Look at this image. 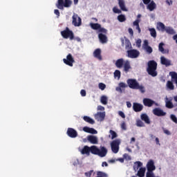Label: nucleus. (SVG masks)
Instances as JSON below:
<instances>
[{
  "label": "nucleus",
  "instance_id": "052dcab7",
  "mask_svg": "<svg viewBox=\"0 0 177 177\" xmlns=\"http://www.w3.org/2000/svg\"><path fill=\"white\" fill-rule=\"evenodd\" d=\"M80 94H81V95L82 96H86V91H85V90H81V91H80Z\"/></svg>",
  "mask_w": 177,
  "mask_h": 177
},
{
  "label": "nucleus",
  "instance_id": "6e6552de",
  "mask_svg": "<svg viewBox=\"0 0 177 177\" xmlns=\"http://www.w3.org/2000/svg\"><path fill=\"white\" fill-rule=\"evenodd\" d=\"M73 21L72 24L75 27H80L81 24H82V19H81V17L78 16L77 14H74L72 17Z\"/></svg>",
  "mask_w": 177,
  "mask_h": 177
},
{
  "label": "nucleus",
  "instance_id": "dca6fc26",
  "mask_svg": "<svg viewBox=\"0 0 177 177\" xmlns=\"http://www.w3.org/2000/svg\"><path fill=\"white\" fill-rule=\"evenodd\" d=\"M147 171L149 172H153L155 171L156 166L154 165V161L153 160H150L147 165Z\"/></svg>",
  "mask_w": 177,
  "mask_h": 177
},
{
  "label": "nucleus",
  "instance_id": "c756f323",
  "mask_svg": "<svg viewBox=\"0 0 177 177\" xmlns=\"http://www.w3.org/2000/svg\"><path fill=\"white\" fill-rule=\"evenodd\" d=\"M156 7L157 6L156 5V3L153 1H152L149 4H148L147 9H149L150 12H153V10L156 9Z\"/></svg>",
  "mask_w": 177,
  "mask_h": 177
},
{
  "label": "nucleus",
  "instance_id": "a19ab883",
  "mask_svg": "<svg viewBox=\"0 0 177 177\" xmlns=\"http://www.w3.org/2000/svg\"><path fill=\"white\" fill-rule=\"evenodd\" d=\"M136 125L137 127H145V123L140 120H138L136 121Z\"/></svg>",
  "mask_w": 177,
  "mask_h": 177
},
{
  "label": "nucleus",
  "instance_id": "2eb2a0df",
  "mask_svg": "<svg viewBox=\"0 0 177 177\" xmlns=\"http://www.w3.org/2000/svg\"><path fill=\"white\" fill-rule=\"evenodd\" d=\"M160 63L163 66H165L166 67H169V66H172V64L171 63V60L165 58V57L162 56L160 57Z\"/></svg>",
  "mask_w": 177,
  "mask_h": 177
},
{
  "label": "nucleus",
  "instance_id": "ea45409f",
  "mask_svg": "<svg viewBox=\"0 0 177 177\" xmlns=\"http://www.w3.org/2000/svg\"><path fill=\"white\" fill-rule=\"evenodd\" d=\"M144 49L146 50L147 53H149V55L153 53V48L150 46L144 47Z\"/></svg>",
  "mask_w": 177,
  "mask_h": 177
},
{
  "label": "nucleus",
  "instance_id": "393cba45",
  "mask_svg": "<svg viewBox=\"0 0 177 177\" xmlns=\"http://www.w3.org/2000/svg\"><path fill=\"white\" fill-rule=\"evenodd\" d=\"M99 148H97V147L95 145L90 147V153H91L92 154H95V156H97Z\"/></svg>",
  "mask_w": 177,
  "mask_h": 177
},
{
  "label": "nucleus",
  "instance_id": "7c9ffc66",
  "mask_svg": "<svg viewBox=\"0 0 177 177\" xmlns=\"http://www.w3.org/2000/svg\"><path fill=\"white\" fill-rule=\"evenodd\" d=\"M146 172V168L145 167H140V169L138 171V176L139 177H144L145 173Z\"/></svg>",
  "mask_w": 177,
  "mask_h": 177
},
{
  "label": "nucleus",
  "instance_id": "864d4df0",
  "mask_svg": "<svg viewBox=\"0 0 177 177\" xmlns=\"http://www.w3.org/2000/svg\"><path fill=\"white\" fill-rule=\"evenodd\" d=\"M118 115H120V117H122V118H125V113H124L122 111H119Z\"/></svg>",
  "mask_w": 177,
  "mask_h": 177
},
{
  "label": "nucleus",
  "instance_id": "0eeeda50",
  "mask_svg": "<svg viewBox=\"0 0 177 177\" xmlns=\"http://www.w3.org/2000/svg\"><path fill=\"white\" fill-rule=\"evenodd\" d=\"M63 62L66 66H69V67H73L74 63H75V60H74V57L71 54H68L66 56V59H63Z\"/></svg>",
  "mask_w": 177,
  "mask_h": 177
},
{
  "label": "nucleus",
  "instance_id": "5701e85b",
  "mask_svg": "<svg viewBox=\"0 0 177 177\" xmlns=\"http://www.w3.org/2000/svg\"><path fill=\"white\" fill-rule=\"evenodd\" d=\"M140 118L142 121H144L145 124H150V118H149V116L146 113H142L140 115Z\"/></svg>",
  "mask_w": 177,
  "mask_h": 177
},
{
  "label": "nucleus",
  "instance_id": "f257e3e1",
  "mask_svg": "<svg viewBox=\"0 0 177 177\" xmlns=\"http://www.w3.org/2000/svg\"><path fill=\"white\" fill-rule=\"evenodd\" d=\"M115 65L117 68H122V67H124V71H125V73H128V71L131 68L129 60L125 61L123 58L118 59L115 62Z\"/></svg>",
  "mask_w": 177,
  "mask_h": 177
},
{
  "label": "nucleus",
  "instance_id": "e2e57ef3",
  "mask_svg": "<svg viewBox=\"0 0 177 177\" xmlns=\"http://www.w3.org/2000/svg\"><path fill=\"white\" fill-rule=\"evenodd\" d=\"M129 33L130 34V35H131V37H133V30L132 29V28H129Z\"/></svg>",
  "mask_w": 177,
  "mask_h": 177
},
{
  "label": "nucleus",
  "instance_id": "4be33fe9",
  "mask_svg": "<svg viewBox=\"0 0 177 177\" xmlns=\"http://www.w3.org/2000/svg\"><path fill=\"white\" fill-rule=\"evenodd\" d=\"M98 38L102 44H106V42H107V36L103 33H100L98 35Z\"/></svg>",
  "mask_w": 177,
  "mask_h": 177
},
{
  "label": "nucleus",
  "instance_id": "2f4dec72",
  "mask_svg": "<svg viewBox=\"0 0 177 177\" xmlns=\"http://www.w3.org/2000/svg\"><path fill=\"white\" fill-rule=\"evenodd\" d=\"M83 120L86 122H88V124H91V125H93V124H95V120H93V119L91 118L88 116H84Z\"/></svg>",
  "mask_w": 177,
  "mask_h": 177
},
{
  "label": "nucleus",
  "instance_id": "473e14b6",
  "mask_svg": "<svg viewBox=\"0 0 177 177\" xmlns=\"http://www.w3.org/2000/svg\"><path fill=\"white\" fill-rule=\"evenodd\" d=\"M149 31L150 32L151 37H153V38H157V31H156L154 28H149Z\"/></svg>",
  "mask_w": 177,
  "mask_h": 177
},
{
  "label": "nucleus",
  "instance_id": "a211bd4d",
  "mask_svg": "<svg viewBox=\"0 0 177 177\" xmlns=\"http://www.w3.org/2000/svg\"><path fill=\"white\" fill-rule=\"evenodd\" d=\"M87 140H88V142H90V143L92 145H97V137L95 136H88L87 137Z\"/></svg>",
  "mask_w": 177,
  "mask_h": 177
},
{
  "label": "nucleus",
  "instance_id": "603ef678",
  "mask_svg": "<svg viewBox=\"0 0 177 177\" xmlns=\"http://www.w3.org/2000/svg\"><path fill=\"white\" fill-rule=\"evenodd\" d=\"M113 12L114 13H121V12H121V10L118 9L117 7H114V8H113Z\"/></svg>",
  "mask_w": 177,
  "mask_h": 177
},
{
  "label": "nucleus",
  "instance_id": "6ab92c4d",
  "mask_svg": "<svg viewBox=\"0 0 177 177\" xmlns=\"http://www.w3.org/2000/svg\"><path fill=\"white\" fill-rule=\"evenodd\" d=\"M156 28L158 31H162V32H164L165 31V28H167V26H165L162 22H158Z\"/></svg>",
  "mask_w": 177,
  "mask_h": 177
},
{
  "label": "nucleus",
  "instance_id": "a18cd8bd",
  "mask_svg": "<svg viewBox=\"0 0 177 177\" xmlns=\"http://www.w3.org/2000/svg\"><path fill=\"white\" fill-rule=\"evenodd\" d=\"M134 165L137 167V169H139V168L143 165V163H142L140 161H137L134 163Z\"/></svg>",
  "mask_w": 177,
  "mask_h": 177
},
{
  "label": "nucleus",
  "instance_id": "13d9d810",
  "mask_svg": "<svg viewBox=\"0 0 177 177\" xmlns=\"http://www.w3.org/2000/svg\"><path fill=\"white\" fill-rule=\"evenodd\" d=\"M140 20L139 19H136L133 23V26H136V27H138L139 26V23H140Z\"/></svg>",
  "mask_w": 177,
  "mask_h": 177
},
{
  "label": "nucleus",
  "instance_id": "338daca9",
  "mask_svg": "<svg viewBox=\"0 0 177 177\" xmlns=\"http://www.w3.org/2000/svg\"><path fill=\"white\" fill-rule=\"evenodd\" d=\"M147 46H149V41H147V40H145L144 41V48H147Z\"/></svg>",
  "mask_w": 177,
  "mask_h": 177
},
{
  "label": "nucleus",
  "instance_id": "79ce46f5",
  "mask_svg": "<svg viewBox=\"0 0 177 177\" xmlns=\"http://www.w3.org/2000/svg\"><path fill=\"white\" fill-rule=\"evenodd\" d=\"M109 133L111 135V139H115L118 136L117 133L113 130H110Z\"/></svg>",
  "mask_w": 177,
  "mask_h": 177
},
{
  "label": "nucleus",
  "instance_id": "cd10ccee",
  "mask_svg": "<svg viewBox=\"0 0 177 177\" xmlns=\"http://www.w3.org/2000/svg\"><path fill=\"white\" fill-rule=\"evenodd\" d=\"M124 39L125 49H132V44H131V41L127 37H124Z\"/></svg>",
  "mask_w": 177,
  "mask_h": 177
},
{
  "label": "nucleus",
  "instance_id": "b1692460",
  "mask_svg": "<svg viewBox=\"0 0 177 177\" xmlns=\"http://www.w3.org/2000/svg\"><path fill=\"white\" fill-rule=\"evenodd\" d=\"M104 117H106V113L105 112H97L95 115V118L96 120L97 119H100L102 120H104Z\"/></svg>",
  "mask_w": 177,
  "mask_h": 177
},
{
  "label": "nucleus",
  "instance_id": "3c124183",
  "mask_svg": "<svg viewBox=\"0 0 177 177\" xmlns=\"http://www.w3.org/2000/svg\"><path fill=\"white\" fill-rule=\"evenodd\" d=\"M146 177H154V174H153V171H147Z\"/></svg>",
  "mask_w": 177,
  "mask_h": 177
},
{
  "label": "nucleus",
  "instance_id": "f3484780",
  "mask_svg": "<svg viewBox=\"0 0 177 177\" xmlns=\"http://www.w3.org/2000/svg\"><path fill=\"white\" fill-rule=\"evenodd\" d=\"M93 56L95 59L102 61L103 58L102 57V50L100 48H97L93 52Z\"/></svg>",
  "mask_w": 177,
  "mask_h": 177
},
{
  "label": "nucleus",
  "instance_id": "a878e982",
  "mask_svg": "<svg viewBox=\"0 0 177 177\" xmlns=\"http://www.w3.org/2000/svg\"><path fill=\"white\" fill-rule=\"evenodd\" d=\"M82 154H86L87 156H89L91 153V147L84 146L81 151Z\"/></svg>",
  "mask_w": 177,
  "mask_h": 177
},
{
  "label": "nucleus",
  "instance_id": "774afa93",
  "mask_svg": "<svg viewBox=\"0 0 177 177\" xmlns=\"http://www.w3.org/2000/svg\"><path fill=\"white\" fill-rule=\"evenodd\" d=\"M98 110H100V111H103L104 110V107L102 106H98L97 107Z\"/></svg>",
  "mask_w": 177,
  "mask_h": 177
},
{
  "label": "nucleus",
  "instance_id": "37998d69",
  "mask_svg": "<svg viewBox=\"0 0 177 177\" xmlns=\"http://www.w3.org/2000/svg\"><path fill=\"white\" fill-rule=\"evenodd\" d=\"M98 32H102V34H107V30L106 28H102V26H100V28L98 29Z\"/></svg>",
  "mask_w": 177,
  "mask_h": 177
},
{
  "label": "nucleus",
  "instance_id": "c9c22d12",
  "mask_svg": "<svg viewBox=\"0 0 177 177\" xmlns=\"http://www.w3.org/2000/svg\"><path fill=\"white\" fill-rule=\"evenodd\" d=\"M118 20L120 23H124V21H125V20H127V18L125 17V15H120L119 16H118Z\"/></svg>",
  "mask_w": 177,
  "mask_h": 177
},
{
  "label": "nucleus",
  "instance_id": "49530a36",
  "mask_svg": "<svg viewBox=\"0 0 177 177\" xmlns=\"http://www.w3.org/2000/svg\"><path fill=\"white\" fill-rule=\"evenodd\" d=\"M170 118L173 122H175V124H177V118L175 115L172 114L170 115Z\"/></svg>",
  "mask_w": 177,
  "mask_h": 177
},
{
  "label": "nucleus",
  "instance_id": "de8ad7c7",
  "mask_svg": "<svg viewBox=\"0 0 177 177\" xmlns=\"http://www.w3.org/2000/svg\"><path fill=\"white\" fill-rule=\"evenodd\" d=\"M88 133H92V135H96V133H97V131H96L95 129L93 128H90V130L88 131Z\"/></svg>",
  "mask_w": 177,
  "mask_h": 177
},
{
  "label": "nucleus",
  "instance_id": "4c0bfd02",
  "mask_svg": "<svg viewBox=\"0 0 177 177\" xmlns=\"http://www.w3.org/2000/svg\"><path fill=\"white\" fill-rule=\"evenodd\" d=\"M113 74L115 78H121V71H120L119 70L115 71Z\"/></svg>",
  "mask_w": 177,
  "mask_h": 177
},
{
  "label": "nucleus",
  "instance_id": "1a4fd4ad",
  "mask_svg": "<svg viewBox=\"0 0 177 177\" xmlns=\"http://www.w3.org/2000/svg\"><path fill=\"white\" fill-rule=\"evenodd\" d=\"M142 102L144 106L146 107H151L153 104H155L156 106H158V103L156 102L154 100L150 98H144Z\"/></svg>",
  "mask_w": 177,
  "mask_h": 177
},
{
  "label": "nucleus",
  "instance_id": "e433bc0d",
  "mask_svg": "<svg viewBox=\"0 0 177 177\" xmlns=\"http://www.w3.org/2000/svg\"><path fill=\"white\" fill-rule=\"evenodd\" d=\"M107 100L108 99L106 95H102L101 97L100 102L102 104H104V105L107 104Z\"/></svg>",
  "mask_w": 177,
  "mask_h": 177
},
{
  "label": "nucleus",
  "instance_id": "20e7f679",
  "mask_svg": "<svg viewBox=\"0 0 177 177\" xmlns=\"http://www.w3.org/2000/svg\"><path fill=\"white\" fill-rule=\"evenodd\" d=\"M72 3L71 0H58L56 6L58 9L63 10L64 8H70Z\"/></svg>",
  "mask_w": 177,
  "mask_h": 177
},
{
  "label": "nucleus",
  "instance_id": "423d86ee",
  "mask_svg": "<svg viewBox=\"0 0 177 177\" xmlns=\"http://www.w3.org/2000/svg\"><path fill=\"white\" fill-rule=\"evenodd\" d=\"M121 143V141L120 140H115L111 142V147L113 153L115 154H117L118 151H120V145Z\"/></svg>",
  "mask_w": 177,
  "mask_h": 177
},
{
  "label": "nucleus",
  "instance_id": "bb28decb",
  "mask_svg": "<svg viewBox=\"0 0 177 177\" xmlns=\"http://www.w3.org/2000/svg\"><path fill=\"white\" fill-rule=\"evenodd\" d=\"M169 75L171 77L172 82H175L177 87V73L176 72H170Z\"/></svg>",
  "mask_w": 177,
  "mask_h": 177
},
{
  "label": "nucleus",
  "instance_id": "8fccbe9b",
  "mask_svg": "<svg viewBox=\"0 0 177 177\" xmlns=\"http://www.w3.org/2000/svg\"><path fill=\"white\" fill-rule=\"evenodd\" d=\"M138 48H140V46H142V39H138L136 42Z\"/></svg>",
  "mask_w": 177,
  "mask_h": 177
},
{
  "label": "nucleus",
  "instance_id": "9b49d317",
  "mask_svg": "<svg viewBox=\"0 0 177 177\" xmlns=\"http://www.w3.org/2000/svg\"><path fill=\"white\" fill-rule=\"evenodd\" d=\"M153 114L157 117H165V115H167V112H164V111L160 108H155L153 110Z\"/></svg>",
  "mask_w": 177,
  "mask_h": 177
},
{
  "label": "nucleus",
  "instance_id": "4d7b16f0",
  "mask_svg": "<svg viewBox=\"0 0 177 177\" xmlns=\"http://www.w3.org/2000/svg\"><path fill=\"white\" fill-rule=\"evenodd\" d=\"M90 129H91V127H84L83 128V131H84V132H86L87 133H89Z\"/></svg>",
  "mask_w": 177,
  "mask_h": 177
},
{
  "label": "nucleus",
  "instance_id": "9d476101",
  "mask_svg": "<svg viewBox=\"0 0 177 177\" xmlns=\"http://www.w3.org/2000/svg\"><path fill=\"white\" fill-rule=\"evenodd\" d=\"M139 55H140V53L138 50L133 49L127 50V56L130 59H136V57H139Z\"/></svg>",
  "mask_w": 177,
  "mask_h": 177
},
{
  "label": "nucleus",
  "instance_id": "f8f14e48",
  "mask_svg": "<svg viewBox=\"0 0 177 177\" xmlns=\"http://www.w3.org/2000/svg\"><path fill=\"white\" fill-rule=\"evenodd\" d=\"M66 133L69 138H75L78 136V132L75 131V129L73 128H68Z\"/></svg>",
  "mask_w": 177,
  "mask_h": 177
},
{
  "label": "nucleus",
  "instance_id": "39448f33",
  "mask_svg": "<svg viewBox=\"0 0 177 177\" xmlns=\"http://www.w3.org/2000/svg\"><path fill=\"white\" fill-rule=\"evenodd\" d=\"M61 35L65 39H68V38L71 41H73V39H74V32H73V30H70L68 27H66L65 30L61 31Z\"/></svg>",
  "mask_w": 177,
  "mask_h": 177
},
{
  "label": "nucleus",
  "instance_id": "f03ea898",
  "mask_svg": "<svg viewBox=\"0 0 177 177\" xmlns=\"http://www.w3.org/2000/svg\"><path fill=\"white\" fill-rule=\"evenodd\" d=\"M147 71L149 75L157 77V62L154 60H150L147 63Z\"/></svg>",
  "mask_w": 177,
  "mask_h": 177
},
{
  "label": "nucleus",
  "instance_id": "6e6d98bb",
  "mask_svg": "<svg viewBox=\"0 0 177 177\" xmlns=\"http://www.w3.org/2000/svg\"><path fill=\"white\" fill-rule=\"evenodd\" d=\"M54 13H55V15H56L57 19H59V17H60V12L59 11V10H55Z\"/></svg>",
  "mask_w": 177,
  "mask_h": 177
},
{
  "label": "nucleus",
  "instance_id": "0e129e2a",
  "mask_svg": "<svg viewBox=\"0 0 177 177\" xmlns=\"http://www.w3.org/2000/svg\"><path fill=\"white\" fill-rule=\"evenodd\" d=\"M143 3L145 5H149L150 2H151V0H142Z\"/></svg>",
  "mask_w": 177,
  "mask_h": 177
},
{
  "label": "nucleus",
  "instance_id": "ddd939ff",
  "mask_svg": "<svg viewBox=\"0 0 177 177\" xmlns=\"http://www.w3.org/2000/svg\"><path fill=\"white\" fill-rule=\"evenodd\" d=\"M107 153L108 150L107 148H106L105 147L100 146V148H98L97 156H99V157H106V156H107Z\"/></svg>",
  "mask_w": 177,
  "mask_h": 177
},
{
  "label": "nucleus",
  "instance_id": "412c9836",
  "mask_svg": "<svg viewBox=\"0 0 177 177\" xmlns=\"http://www.w3.org/2000/svg\"><path fill=\"white\" fill-rule=\"evenodd\" d=\"M165 31V32H167V34H169V35H174L176 34V32L175 31V30L170 26H166Z\"/></svg>",
  "mask_w": 177,
  "mask_h": 177
},
{
  "label": "nucleus",
  "instance_id": "58836bf2",
  "mask_svg": "<svg viewBox=\"0 0 177 177\" xmlns=\"http://www.w3.org/2000/svg\"><path fill=\"white\" fill-rule=\"evenodd\" d=\"M166 107L167 109H174V104L171 101L166 102Z\"/></svg>",
  "mask_w": 177,
  "mask_h": 177
},
{
  "label": "nucleus",
  "instance_id": "4468645a",
  "mask_svg": "<svg viewBox=\"0 0 177 177\" xmlns=\"http://www.w3.org/2000/svg\"><path fill=\"white\" fill-rule=\"evenodd\" d=\"M133 110L136 113H139L143 110V105L142 104H139L138 102L133 103Z\"/></svg>",
  "mask_w": 177,
  "mask_h": 177
},
{
  "label": "nucleus",
  "instance_id": "72a5a7b5",
  "mask_svg": "<svg viewBox=\"0 0 177 177\" xmlns=\"http://www.w3.org/2000/svg\"><path fill=\"white\" fill-rule=\"evenodd\" d=\"M167 87L170 91H174V89H175V86H174V83L171 81H169V80L167 81Z\"/></svg>",
  "mask_w": 177,
  "mask_h": 177
},
{
  "label": "nucleus",
  "instance_id": "7ed1b4c3",
  "mask_svg": "<svg viewBox=\"0 0 177 177\" xmlns=\"http://www.w3.org/2000/svg\"><path fill=\"white\" fill-rule=\"evenodd\" d=\"M127 83L131 89H139L142 93H145V87L143 86H140L136 80L128 79Z\"/></svg>",
  "mask_w": 177,
  "mask_h": 177
},
{
  "label": "nucleus",
  "instance_id": "c03bdc74",
  "mask_svg": "<svg viewBox=\"0 0 177 177\" xmlns=\"http://www.w3.org/2000/svg\"><path fill=\"white\" fill-rule=\"evenodd\" d=\"M98 87L101 91H104V89H106V84H104V83H99Z\"/></svg>",
  "mask_w": 177,
  "mask_h": 177
},
{
  "label": "nucleus",
  "instance_id": "bf43d9fd",
  "mask_svg": "<svg viewBox=\"0 0 177 177\" xmlns=\"http://www.w3.org/2000/svg\"><path fill=\"white\" fill-rule=\"evenodd\" d=\"M119 86H120V88H127V84H126L125 83H124V82H120V83L119 84Z\"/></svg>",
  "mask_w": 177,
  "mask_h": 177
},
{
  "label": "nucleus",
  "instance_id": "09e8293b",
  "mask_svg": "<svg viewBox=\"0 0 177 177\" xmlns=\"http://www.w3.org/2000/svg\"><path fill=\"white\" fill-rule=\"evenodd\" d=\"M92 174H93V170H90V171H88V172H85V173H84V175H85V176H86V177H91V176H92Z\"/></svg>",
  "mask_w": 177,
  "mask_h": 177
},
{
  "label": "nucleus",
  "instance_id": "680f3d73",
  "mask_svg": "<svg viewBox=\"0 0 177 177\" xmlns=\"http://www.w3.org/2000/svg\"><path fill=\"white\" fill-rule=\"evenodd\" d=\"M115 91H117V92H120V93H122V89L120 86L115 88Z\"/></svg>",
  "mask_w": 177,
  "mask_h": 177
},
{
  "label": "nucleus",
  "instance_id": "69168bd1",
  "mask_svg": "<svg viewBox=\"0 0 177 177\" xmlns=\"http://www.w3.org/2000/svg\"><path fill=\"white\" fill-rule=\"evenodd\" d=\"M163 132L164 133H165L166 135H171V132L169 131L167 129H163Z\"/></svg>",
  "mask_w": 177,
  "mask_h": 177
},
{
  "label": "nucleus",
  "instance_id": "5fc2aeb1",
  "mask_svg": "<svg viewBox=\"0 0 177 177\" xmlns=\"http://www.w3.org/2000/svg\"><path fill=\"white\" fill-rule=\"evenodd\" d=\"M121 128L123 129V131H127V124L124 123V122L121 124Z\"/></svg>",
  "mask_w": 177,
  "mask_h": 177
},
{
  "label": "nucleus",
  "instance_id": "f704fd0d",
  "mask_svg": "<svg viewBox=\"0 0 177 177\" xmlns=\"http://www.w3.org/2000/svg\"><path fill=\"white\" fill-rule=\"evenodd\" d=\"M90 26L93 30H99L100 28V24H93L91 23Z\"/></svg>",
  "mask_w": 177,
  "mask_h": 177
},
{
  "label": "nucleus",
  "instance_id": "c85d7f7f",
  "mask_svg": "<svg viewBox=\"0 0 177 177\" xmlns=\"http://www.w3.org/2000/svg\"><path fill=\"white\" fill-rule=\"evenodd\" d=\"M165 46V44L163 42L160 43L158 45L159 52H161V53H163V54L167 53V50L164 48Z\"/></svg>",
  "mask_w": 177,
  "mask_h": 177
},
{
  "label": "nucleus",
  "instance_id": "aec40b11",
  "mask_svg": "<svg viewBox=\"0 0 177 177\" xmlns=\"http://www.w3.org/2000/svg\"><path fill=\"white\" fill-rule=\"evenodd\" d=\"M118 5L123 12H127L128 10L127 9V7H125V1L124 0H118Z\"/></svg>",
  "mask_w": 177,
  "mask_h": 177
}]
</instances>
